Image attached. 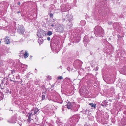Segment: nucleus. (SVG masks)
<instances>
[{"instance_id":"1","label":"nucleus","mask_w":126,"mask_h":126,"mask_svg":"<svg viewBox=\"0 0 126 126\" xmlns=\"http://www.w3.org/2000/svg\"><path fill=\"white\" fill-rule=\"evenodd\" d=\"M60 41L55 39H51L50 47L52 50L55 53H58L61 48L62 44L60 45Z\"/></svg>"},{"instance_id":"2","label":"nucleus","mask_w":126,"mask_h":126,"mask_svg":"<svg viewBox=\"0 0 126 126\" xmlns=\"http://www.w3.org/2000/svg\"><path fill=\"white\" fill-rule=\"evenodd\" d=\"M39 110L38 108H35L33 109L30 111V113L29 114V115L28 116H27V117L28 118L27 119V122L30 123V122L31 121V120H33L34 122L37 125H39L38 124H37L36 122H37L38 120V118L37 117L35 119H32V118H31V117H32L33 115H34L36 116L37 115L38 113V111Z\"/></svg>"},{"instance_id":"3","label":"nucleus","mask_w":126,"mask_h":126,"mask_svg":"<svg viewBox=\"0 0 126 126\" xmlns=\"http://www.w3.org/2000/svg\"><path fill=\"white\" fill-rule=\"evenodd\" d=\"M94 32L95 35L96 36L103 37L104 34L103 30L100 26H96L94 28Z\"/></svg>"},{"instance_id":"4","label":"nucleus","mask_w":126,"mask_h":126,"mask_svg":"<svg viewBox=\"0 0 126 126\" xmlns=\"http://www.w3.org/2000/svg\"><path fill=\"white\" fill-rule=\"evenodd\" d=\"M61 10L62 12H63V16H65V14H67L68 13V11L66 10L69 8V6L65 5H62L61 6Z\"/></svg>"},{"instance_id":"5","label":"nucleus","mask_w":126,"mask_h":126,"mask_svg":"<svg viewBox=\"0 0 126 126\" xmlns=\"http://www.w3.org/2000/svg\"><path fill=\"white\" fill-rule=\"evenodd\" d=\"M82 62L80 61L77 60H75L73 63V65L76 69L80 68L82 66Z\"/></svg>"},{"instance_id":"6","label":"nucleus","mask_w":126,"mask_h":126,"mask_svg":"<svg viewBox=\"0 0 126 126\" xmlns=\"http://www.w3.org/2000/svg\"><path fill=\"white\" fill-rule=\"evenodd\" d=\"M64 26L62 24L58 25V26L55 27L54 29L56 32H63L64 29Z\"/></svg>"},{"instance_id":"7","label":"nucleus","mask_w":126,"mask_h":126,"mask_svg":"<svg viewBox=\"0 0 126 126\" xmlns=\"http://www.w3.org/2000/svg\"><path fill=\"white\" fill-rule=\"evenodd\" d=\"M71 120H72L73 123L75 124L77 123L79 121L78 116L77 115H75L72 116L69 119V121H71Z\"/></svg>"},{"instance_id":"8","label":"nucleus","mask_w":126,"mask_h":126,"mask_svg":"<svg viewBox=\"0 0 126 126\" xmlns=\"http://www.w3.org/2000/svg\"><path fill=\"white\" fill-rule=\"evenodd\" d=\"M17 118V115L16 114L9 120H8V122L10 123H16V121Z\"/></svg>"},{"instance_id":"9","label":"nucleus","mask_w":126,"mask_h":126,"mask_svg":"<svg viewBox=\"0 0 126 126\" xmlns=\"http://www.w3.org/2000/svg\"><path fill=\"white\" fill-rule=\"evenodd\" d=\"M46 34L45 32L43 30L38 31L37 32V35L39 38H43V37Z\"/></svg>"},{"instance_id":"10","label":"nucleus","mask_w":126,"mask_h":126,"mask_svg":"<svg viewBox=\"0 0 126 126\" xmlns=\"http://www.w3.org/2000/svg\"><path fill=\"white\" fill-rule=\"evenodd\" d=\"M113 27L114 29L118 31L121 30V27L118 23H114L113 24Z\"/></svg>"},{"instance_id":"11","label":"nucleus","mask_w":126,"mask_h":126,"mask_svg":"<svg viewBox=\"0 0 126 126\" xmlns=\"http://www.w3.org/2000/svg\"><path fill=\"white\" fill-rule=\"evenodd\" d=\"M67 14H65L64 16H65V15H66V18L70 22L73 19V16L71 15Z\"/></svg>"},{"instance_id":"12","label":"nucleus","mask_w":126,"mask_h":126,"mask_svg":"<svg viewBox=\"0 0 126 126\" xmlns=\"http://www.w3.org/2000/svg\"><path fill=\"white\" fill-rule=\"evenodd\" d=\"M16 97H14L12 100V104L14 105H19V101H18L16 98Z\"/></svg>"},{"instance_id":"13","label":"nucleus","mask_w":126,"mask_h":126,"mask_svg":"<svg viewBox=\"0 0 126 126\" xmlns=\"http://www.w3.org/2000/svg\"><path fill=\"white\" fill-rule=\"evenodd\" d=\"M67 104L66 105L67 108L68 109H72V104L71 103L67 101Z\"/></svg>"},{"instance_id":"14","label":"nucleus","mask_w":126,"mask_h":126,"mask_svg":"<svg viewBox=\"0 0 126 126\" xmlns=\"http://www.w3.org/2000/svg\"><path fill=\"white\" fill-rule=\"evenodd\" d=\"M56 122L58 125L59 126H64V124L62 123L59 118L57 119Z\"/></svg>"},{"instance_id":"15","label":"nucleus","mask_w":126,"mask_h":126,"mask_svg":"<svg viewBox=\"0 0 126 126\" xmlns=\"http://www.w3.org/2000/svg\"><path fill=\"white\" fill-rule=\"evenodd\" d=\"M25 110V114L26 116V118L27 119H28V118L27 117V116H28V115L29 116V114L30 113H29V111L28 109H26Z\"/></svg>"},{"instance_id":"16","label":"nucleus","mask_w":126,"mask_h":126,"mask_svg":"<svg viewBox=\"0 0 126 126\" xmlns=\"http://www.w3.org/2000/svg\"><path fill=\"white\" fill-rule=\"evenodd\" d=\"M38 43L40 45L41 44H42L43 42V40L42 39V38L39 37L38 40Z\"/></svg>"},{"instance_id":"17","label":"nucleus","mask_w":126,"mask_h":126,"mask_svg":"<svg viewBox=\"0 0 126 126\" xmlns=\"http://www.w3.org/2000/svg\"><path fill=\"white\" fill-rule=\"evenodd\" d=\"M83 41L85 43H88L89 42L90 40L88 39L87 37H84V38Z\"/></svg>"},{"instance_id":"18","label":"nucleus","mask_w":126,"mask_h":126,"mask_svg":"<svg viewBox=\"0 0 126 126\" xmlns=\"http://www.w3.org/2000/svg\"><path fill=\"white\" fill-rule=\"evenodd\" d=\"M6 84V82L5 81V78H3L2 80V82L0 85L1 87V86L2 85L4 84L5 85Z\"/></svg>"},{"instance_id":"19","label":"nucleus","mask_w":126,"mask_h":126,"mask_svg":"<svg viewBox=\"0 0 126 126\" xmlns=\"http://www.w3.org/2000/svg\"><path fill=\"white\" fill-rule=\"evenodd\" d=\"M19 56L20 57L23 58V56H24V51L23 50H21L20 52Z\"/></svg>"},{"instance_id":"20","label":"nucleus","mask_w":126,"mask_h":126,"mask_svg":"<svg viewBox=\"0 0 126 126\" xmlns=\"http://www.w3.org/2000/svg\"><path fill=\"white\" fill-rule=\"evenodd\" d=\"M86 22L84 20H82L81 21L80 24L82 26H84Z\"/></svg>"},{"instance_id":"21","label":"nucleus","mask_w":126,"mask_h":126,"mask_svg":"<svg viewBox=\"0 0 126 126\" xmlns=\"http://www.w3.org/2000/svg\"><path fill=\"white\" fill-rule=\"evenodd\" d=\"M29 53H28V51L27 50L25 51V52L24 54V58H26L29 56Z\"/></svg>"},{"instance_id":"22","label":"nucleus","mask_w":126,"mask_h":126,"mask_svg":"<svg viewBox=\"0 0 126 126\" xmlns=\"http://www.w3.org/2000/svg\"><path fill=\"white\" fill-rule=\"evenodd\" d=\"M5 43L7 44H9L10 43L9 39L7 38V37H6L5 39Z\"/></svg>"},{"instance_id":"23","label":"nucleus","mask_w":126,"mask_h":126,"mask_svg":"<svg viewBox=\"0 0 126 126\" xmlns=\"http://www.w3.org/2000/svg\"><path fill=\"white\" fill-rule=\"evenodd\" d=\"M89 105H90L92 107L95 108L96 106V105L95 104H94L93 103H91L89 104Z\"/></svg>"},{"instance_id":"24","label":"nucleus","mask_w":126,"mask_h":126,"mask_svg":"<svg viewBox=\"0 0 126 126\" xmlns=\"http://www.w3.org/2000/svg\"><path fill=\"white\" fill-rule=\"evenodd\" d=\"M109 49L108 48H104V52L106 53H109Z\"/></svg>"},{"instance_id":"25","label":"nucleus","mask_w":126,"mask_h":126,"mask_svg":"<svg viewBox=\"0 0 126 126\" xmlns=\"http://www.w3.org/2000/svg\"><path fill=\"white\" fill-rule=\"evenodd\" d=\"M65 80L66 81L68 82H70L71 80L70 79L67 78H66L65 79Z\"/></svg>"},{"instance_id":"26","label":"nucleus","mask_w":126,"mask_h":126,"mask_svg":"<svg viewBox=\"0 0 126 126\" xmlns=\"http://www.w3.org/2000/svg\"><path fill=\"white\" fill-rule=\"evenodd\" d=\"M3 95L1 93H0V101L1 100L3 97Z\"/></svg>"},{"instance_id":"27","label":"nucleus","mask_w":126,"mask_h":126,"mask_svg":"<svg viewBox=\"0 0 126 126\" xmlns=\"http://www.w3.org/2000/svg\"><path fill=\"white\" fill-rule=\"evenodd\" d=\"M89 110L87 109L86 110H83L82 111V113L84 114H86V112H88Z\"/></svg>"},{"instance_id":"28","label":"nucleus","mask_w":126,"mask_h":126,"mask_svg":"<svg viewBox=\"0 0 126 126\" xmlns=\"http://www.w3.org/2000/svg\"><path fill=\"white\" fill-rule=\"evenodd\" d=\"M52 34V32L51 31H49L47 32V35L49 36L51 35Z\"/></svg>"},{"instance_id":"29","label":"nucleus","mask_w":126,"mask_h":126,"mask_svg":"<svg viewBox=\"0 0 126 126\" xmlns=\"http://www.w3.org/2000/svg\"><path fill=\"white\" fill-rule=\"evenodd\" d=\"M68 123L70 125H72L73 124V122H72V120H71V121H69V119L68 120Z\"/></svg>"},{"instance_id":"30","label":"nucleus","mask_w":126,"mask_h":126,"mask_svg":"<svg viewBox=\"0 0 126 126\" xmlns=\"http://www.w3.org/2000/svg\"><path fill=\"white\" fill-rule=\"evenodd\" d=\"M101 105L103 107H105L106 106V103L103 102L102 103Z\"/></svg>"},{"instance_id":"31","label":"nucleus","mask_w":126,"mask_h":126,"mask_svg":"<svg viewBox=\"0 0 126 126\" xmlns=\"http://www.w3.org/2000/svg\"><path fill=\"white\" fill-rule=\"evenodd\" d=\"M58 79H63V77L62 76H60L58 77Z\"/></svg>"},{"instance_id":"32","label":"nucleus","mask_w":126,"mask_h":126,"mask_svg":"<svg viewBox=\"0 0 126 126\" xmlns=\"http://www.w3.org/2000/svg\"><path fill=\"white\" fill-rule=\"evenodd\" d=\"M42 100H44L45 98V96L44 95H42Z\"/></svg>"},{"instance_id":"33","label":"nucleus","mask_w":126,"mask_h":126,"mask_svg":"<svg viewBox=\"0 0 126 126\" xmlns=\"http://www.w3.org/2000/svg\"><path fill=\"white\" fill-rule=\"evenodd\" d=\"M11 73L12 74H13L14 73H15V71L14 70H11Z\"/></svg>"},{"instance_id":"34","label":"nucleus","mask_w":126,"mask_h":126,"mask_svg":"<svg viewBox=\"0 0 126 126\" xmlns=\"http://www.w3.org/2000/svg\"><path fill=\"white\" fill-rule=\"evenodd\" d=\"M27 65H26L24 64V70L27 69Z\"/></svg>"},{"instance_id":"35","label":"nucleus","mask_w":126,"mask_h":126,"mask_svg":"<svg viewBox=\"0 0 126 126\" xmlns=\"http://www.w3.org/2000/svg\"><path fill=\"white\" fill-rule=\"evenodd\" d=\"M53 15L52 13H51L50 14L49 16L50 17H52L53 16Z\"/></svg>"},{"instance_id":"36","label":"nucleus","mask_w":126,"mask_h":126,"mask_svg":"<svg viewBox=\"0 0 126 126\" xmlns=\"http://www.w3.org/2000/svg\"><path fill=\"white\" fill-rule=\"evenodd\" d=\"M90 111L89 110L88 112H87V115H90V114H91V113H90Z\"/></svg>"},{"instance_id":"37","label":"nucleus","mask_w":126,"mask_h":126,"mask_svg":"<svg viewBox=\"0 0 126 126\" xmlns=\"http://www.w3.org/2000/svg\"><path fill=\"white\" fill-rule=\"evenodd\" d=\"M6 93H9L10 94L11 93V92L10 91L9 92V90H7Z\"/></svg>"},{"instance_id":"38","label":"nucleus","mask_w":126,"mask_h":126,"mask_svg":"<svg viewBox=\"0 0 126 126\" xmlns=\"http://www.w3.org/2000/svg\"><path fill=\"white\" fill-rule=\"evenodd\" d=\"M23 39L22 38L20 41V42H23Z\"/></svg>"},{"instance_id":"39","label":"nucleus","mask_w":126,"mask_h":126,"mask_svg":"<svg viewBox=\"0 0 126 126\" xmlns=\"http://www.w3.org/2000/svg\"><path fill=\"white\" fill-rule=\"evenodd\" d=\"M47 39L48 41H49L50 40V38L49 37H48L47 38Z\"/></svg>"},{"instance_id":"40","label":"nucleus","mask_w":126,"mask_h":126,"mask_svg":"<svg viewBox=\"0 0 126 126\" xmlns=\"http://www.w3.org/2000/svg\"><path fill=\"white\" fill-rule=\"evenodd\" d=\"M108 23L110 25H111L112 24V22H108Z\"/></svg>"},{"instance_id":"41","label":"nucleus","mask_w":126,"mask_h":126,"mask_svg":"<svg viewBox=\"0 0 126 126\" xmlns=\"http://www.w3.org/2000/svg\"><path fill=\"white\" fill-rule=\"evenodd\" d=\"M41 87L43 89H44V88H45V87L44 86V85L42 86Z\"/></svg>"},{"instance_id":"42","label":"nucleus","mask_w":126,"mask_h":126,"mask_svg":"<svg viewBox=\"0 0 126 126\" xmlns=\"http://www.w3.org/2000/svg\"><path fill=\"white\" fill-rule=\"evenodd\" d=\"M16 79H19L20 78V77H19V76H17V77L16 76Z\"/></svg>"},{"instance_id":"43","label":"nucleus","mask_w":126,"mask_h":126,"mask_svg":"<svg viewBox=\"0 0 126 126\" xmlns=\"http://www.w3.org/2000/svg\"><path fill=\"white\" fill-rule=\"evenodd\" d=\"M104 102L105 103H106V104L107 103V101L105 100L104 102Z\"/></svg>"},{"instance_id":"44","label":"nucleus","mask_w":126,"mask_h":126,"mask_svg":"<svg viewBox=\"0 0 126 126\" xmlns=\"http://www.w3.org/2000/svg\"><path fill=\"white\" fill-rule=\"evenodd\" d=\"M48 78H49V79H51V77L50 76H49L48 77Z\"/></svg>"},{"instance_id":"45","label":"nucleus","mask_w":126,"mask_h":126,"mask_svg":"<svg viewBox=\"0 0 126 126\" xmlns=\"http://www.w3.org/2000/svg\"><path fill=\"white\" fill-rule=\"evenodd\" d=\"M65 20V18H63L62 19V20L63 21H64Z\"/></svg>"},{"instance_id":"46","label":"nucleus","mask_w":126,"mask_h":126,"mask_svg":"<svg viewBox=\"0 0 126 126\" xmlns=\"http://www.w3.org/2000/svg\"><path fill=\"white\" fill-rule=\"evenodd\" d=\"M17 4L18 5H19L20 4V3L19 2H18L17 3Z\"/></svg>"},{"instance_id":"47","label":"nucleus","mask_w":126,"mask_h":126,"mask_svg":"<svg viewBox=\"0 0 126 126\" xmlns=\"http://www.w3.org/2000/svg\"><path fill=\"white\" fill-rule=\"evenodd\" d=\"M60 68H61V69H62V66H60Z\"/></svg>"},{"instance_id":"48","label":"nucleus","mask_w":126,"mask_h":126,"mask_svg":"<svg viewBox=\"0 0 126 126\" xmlns=\"http://www.w3.org/2000/svg\"><path fill=\"white\" fill-rule=\"evenodd\" d=\"M62 102H63V101H60V102H59V103L60 104H62Z\"/></svg>"},{"instance_id":"49","label":"nucleus","mask_w":126,"mask_h":126,"mask_svg":"<svg viewBox=\"0 0 126 126\" xmlns=\"http://www.w3.org/2000/svg\"><path fill=\"white\" fill-rule=\"evenodd\" d=\"M3 119L2 118H0V120H3Z\"/></svg>"},{"instance_id":"50","label":"nucleus","mask_w":126,"mask_h":126,"mask_svg":"<svg viewBox=\"0 0 126 126\" xmlns=\"http://www.w3.org/2000/svg\"><path fill=\"white\" fill-rule=\"evenodd\" d=\"M19 125L20 126H21L22 125V124L21 123H20V124H19Z\"/></svg>"},{"instance_id":"51","label":"nucleus","mask_w":126,"mask_h":126,"mask_svg":"<svg viewBox=\"0 0 126 126\" xmlns=\"http://www.w3.org/2000/svg\"><path fill=\"white\" fill-rule=\"evenodd\" d=\"M54 26V25H53V24H52L51 25V26H52V27H53Z\"/></svg>"},{"instance_id":"52","label":"nucleus","mask_w":126,"mask_h":126,"mask_svg":"<svg viewBox=\"0 0 126 126\" xmlns=\"http://www.w3.org/2000/svg\"><path fill=\"white\" fill-rule=\"evenodd\" d=\"M118 37L119 38L120 37V35H117Z\"/></svg>"},{"instance_id":"53","label":"nucleus","mask_w":126,"mask_h":126,"mask_svg":"<svg viewBox=\"0 0 126 126\" xmlns=\"http://www.w3.org/2000/svg\"><path fill=\"white\" fill-rule=\"evenodd\" d=\"M30 75V74H28V75H27V76L26 75V76L27 77H28V75Z\"/></svg>"},{"instance_id":"54","label":"nucleus","mask_w":126,"mask_h":126,"mask_svg":"<svg viewBox=\"0 0 126 126\" xmlns=\"http://www.w3.org/2000/svg\"><path fill=\"white\" fill-rule=\"evenodd\" d=\"M30 57H31V58H32V56H31H31H30Z\"/></svg>"},{"instance_id":"55","label":"nucleus","mask_w":126,"mask_h":126,"mask_svg":"<svg viewBox=\"0 0 126 126\" xmlns=\"http://www.w3.org/2000/svg\"><path fill=\"white\" fill-rule=\"evenodd\" d=\"M20 13V12L19 11H18L17 12V13Z\"/></svg>"},{"instance_id":"56","label":"nucleus","mask_w":126,"mask_h":126,"mask_svg":"<svg viewBox=\"0 0 126 126\" xmlns=\"http://www.w3.org/2000/svg\"><path fill=\"white\" fill-rule=\"evenodd\" d=\"M44 94H46V91L45 92H44Z\"/></svg>"},{"instance_id":"57","label":"nucleus","mask_w":126,"mask_h":126,"mask_svg":"<svg viewBox=\"0 0 126 126\" xmlns=\"http://www.w3.org/2000/svg\"><path fill=\"white\" fill-rule=\"evenodd\" d=\"M35 84H36V85L37 84H37H36V83Z\"/></svg>"},{"instance_id":"58","label":"nucleus","mask_w":126,"mask_h":126,"mask_svg":"<svg viewBox=\"0 0 126 126\" xmlns=\"http://www.w3.org/2000/svg\"><path fill=\"white\" fill-rule=\"evenodd\" d=\"M87 112H86V114H87Z\"/></svg>"},{"instance_id":"59","label":"nucleus","mask_w":126,"mask_h":126,"mask_svg":"<svg viewBox=\"0 0 126 126\" xmlns=\"http://www.w3.org/2000/svg\"><path fill=\"white\" fill-rule=\"evenodd\" d=\"M23 33H21V34H22Z\"/></svg>"}]
</instances>
